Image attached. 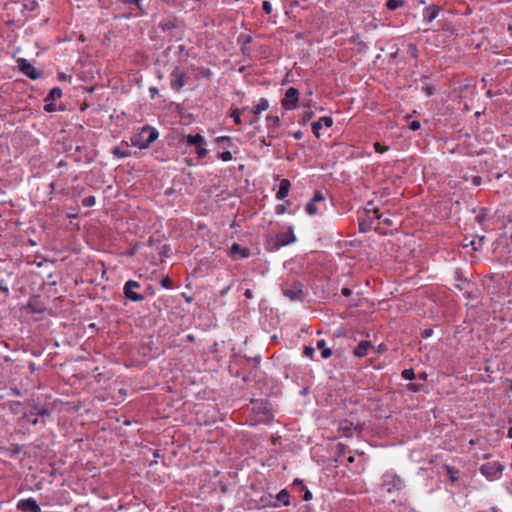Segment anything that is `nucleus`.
Returning a JSON list of instances; mask_svg holds the SVG:
<instances>
[{"instance_id": "f257e3e1", "label": "nucleus", "mask_w": 512, "mask_h": 512, "mask_svg": "<svg viewBox=\"0 0 512 512\" xmlns=\"http://www.w3.org/2000/svg\"><path fill=\"white\" fill-rule=\"evenodd\" d=\"M159 137V132L156 128L151 126H144L141 130L130 138L132 146L139 149L148 148Z\"/></svg>"}, {"instance_id": "f03ea898", "label": "nucleus", "mask_w": 512, "mask_h": 512, "mask_svg": "<svg viewBox=\"0 0 512 512\" xmlns=\"http://www.w3.org/2000/svg\"><path fill=\"white\" fill-rule=\"evenodd\" d=\"M381 485L388 493H394L399 492L403 489L404 481L397 474L386 472L382 476Z\"/></svg>"}, {"instance_id": "7ed1b4c3", "label": "nucleus", "mask_w": 512, "mask_h": 512, "mask_svg": "<svg viewBox=\"0 0 512 512\" xmlns=\"http://www.w3.org/2000/svg\"><path fill=\"white\" fill-rule=\"evenodd\" d=\"M503 470V465L498 461L487 462L480 467V472L490 481L499 479Z\"/></svg>"}, {"instance_id": "20e7f679", "label": "nucleus", "mask_w": 512, "mask_h": 512, "mask_svg": "<svg viewBox=\"0 0 512 512\" xmlns=\"http://www.w3.org/2000/svg\"><path fill=\"white\" fill-rule=\"evenodd\" d=\"M299 98V90L295 87H289L281 100V105L287 111L295 110L298 107Z\"/></svg>"}, {"instance_id": "39448f33", "label": "nucleus", "mask_w": 512, "mask_h": 512, "mask_svg": "<svg viewBox=\"0 0 512 512\" xmlns=\"http://www.w3.org/2000/svg\"><path fill=\"white\" fill-rule=\"evenodd\" d=\"M62 97V90L59 87H54L50 90L48 95L45 97L44 102V110L48 113L56 112L61 110V107L55 103V100L60 99Z\"/></svg>"}, {"instance_id": "423d86ee", "label": "nucleus", "mask_w": 512, "mask_h": 512, "mask_svg": "<svg viewBox=\"0 0 512 512\" xmlns=\"http://www.w3.org/2000/svg\"><path fill=\"white\" fill-rule=\"evenodd\" d=\"M140 288V283L134 280H128L123 287L124 295L127 299L133 302H141L145 297L136 292V289Z\"/></svg>"}, {"instance_id": "0eeeda50", "label": "nucleus", "mask_w": 512, "mask_h": 512, "mask_svg": "<svg viewBox=\"0 0 512 512\" xmlns=\"http://www.w3.org/2000/svg\"><path fill=\"white\" fill-rule=\"evenodd\" d=\"M171 88L175 91H180L186 84L187 72L184 69L175 67L170 74Z\"/></svg>"}, {"instance_id": "6e6552de", "label": "nucleus", "mask_w": 512, "mask_h": 512, "mask_svg": "<svg viewBox=\"0 0 512 512\" xmlns=\"http://www.w3.org/2000/svg\"><path fill=\"white\" fill-rule=\"evenodd\" d=\"M365 212L368 217V220L363 219L359 221V230L361 232L368 231L371 228L373 220H380L382 218V214L379 213V210L377 208H367Z\"/></svg>"}, {"instance_id": "1a4fd4ad", "label": "nucleus", "mask_w": 512, "mask_h": 512, "mask_svg": "<svg viewBox=\"0 0 512 512\" xmlns=\"http://www.w3.org/2000/svg\"><path fill=\"white\" fill-rule=\"evenodd\" d=\"M296 241L293 230L290 228L289 231L279 233L275 237L274 248L279 249L280 247L287 246Z\"/></svg>"}, {"instance_id": "9d476101", "label": "nucleus", "mask_w": 512, "mask_h": 512, "mask_svg": "<svg viewBox=\"0 0 512 512\" xmlns=\"http://www.w3.org/2000/svg\"><path fill=\"white\" fill-rule=\"evenodd\" d=\"M269 109V101L266 98H260L258 102L249 110L255 115V118L249 121V125H253L258 121L259 115Z\"/></svg>"}, {"instance_id": "9b49d317", "label": "nucleus", "mask_w": 512, "mask_h": 512, "mask_svg": "<svg viewBox=\"0 0 512 512\" xmlns=\"http://www.w3.org/2000/svg\"><path fill=\"white\" fill-rule=\"evenodd\" d=\"M333 125V119L329 116H323L320 117L317 121H314L311 123V128L313 134L319 138L320 137V130L323 128V126L329 128Z\"/></svg>"}, {"instance_id": "f8f14e48", "label": "nucleus", "mask_w": 512, "mask_h": 512, "mask_svg": "<svg viewBox=\"0 0 512 512\" xmlns=\"http://www.w3.org/2000/svg\"><path fill=\"white\" fill-rule=\"evenodd\" d=\"M229 256L234 260L245 259L250 256V250L241 247L238 243H233L230 247Z\"/></svg>"}, {"instance_id": "ddd939ff", "label": "nucleus", "mask_w": 512, "mask_h": 512, "mask_svg": "<svg viewBox=\"0 0 512 512\" xmlns=\"http://www.w3.org/2000/svg\"><path fill=\"white\" fill-rule=\"evenodd\" d=\"M325 200L324 198V195L322 194V192L320 191H317L313 198L310 200V202L306 205V212L308 215L310 216H313L315 214L318 213V207H317V203H321Z\"/></svg>"}, {"instance_id": "4468645a", "label": "nucleus", "mask_w": 512, "mask_h": 512, "mask_svg": "<svg viewBox=\"0 0 512 512\" xmlns=\"http://www.w3.org/2000/svg\"><path fill=\"white\" fill-rule=\"evenodd\" d=\"M370 349H374L371 341L363 340L354 348L353 355L357 358H363L368 354Z\"/></svg>"}, {"instance_id": "2eb2a0df", "label": "nucleus", "mask_w": 512, "mask_h": 512, "mask_svg": "<svg viewBox=\"0 0 512 512\" xmlns=\"http://www.w3.org/2000/svg\"><path fill=\"white\" fill-rule=\"evenodd\" d=\"M440 10V7L437 5H430L426 7L423 11V21L426 23H431L434 19L437 18Z\"/></svg>"}, {"instance_id": "dca6fc26", "label": "nucleus", "mask_w": 512, "mask_h": 512, "mask_svg": "<svg viewBox=\"0 0 512 512\" xmlns=\"http://www.w3.org/2000/svg\"><path fill=\"white\" fill-rule=\"evenodd\" d=\"M282 291L284 296L289 298L290 300H299L302 296V290L297 285L285 287L283 288Z\"/></svg>"}, {"instance_id": "f3484780", "label": "nucleus", "mask_w": 512, "mask_h": 512, "mask_svg": "<svg viewBox=\"0 0 512 512\" xmlns=\"http://www.w3.org/2000/svg\"><path fill=\"white\" fill-rule=\"evenodd\" d=\"M291 183L288 179H282L279 183V189L276 193V199L283 200L285 199L290 191Z\"/></svg>"}, {"instance_id": "a211bd4d", "label": "nucleus", "mask_w": 512, "mask_h": 512, "mask_svg": "<svg viewBox=\"0 0 512 512\" xmlns=\"http://www.w3.org/2000/svg\"><path fill=\"white\" fill-rule=\"evenodd\" d=\"M184 143L188 146H198L200 144H206L205 138L201 134L185 135Z\"/></svg>"}, {"instance_id": "6ab92c4d", "label": "nucleus", "mask_w": 512, "mask_h": 512, "mask_svg": "<svg viewBox=\"0 0 512 512\" xmlns=\"http://www.w3.org/2000/svg\"><path fill=\"white\" fill-rule=\"evenodd\" d=\"M17 64L19 69L29 78L32 79V64L26 59H18Z\"/></svg>"}, {"instance_id": "aec40b11", "label": "nucleus", "mask_w": 512, "mask_h": 512, "mask_svg": "<svg viewBox=\"0 0 512 512\" xmlns=\"http://www.w3.org/2000/svg\"><path fill=\"white\" fill-rule=\"evenodd\" d=\"M339 429L345 437H351L356 431V427L349 421L341 422Z\"/></svg>"}, {"instance_id": "412c9836", "label": "nucleus", "mask_w": 512, "mask_h": 512, "mask_svg": "<svg viewBox=\"0 0 512 512\" xmlns=\"http://www.w3.org/2000/svg\"><path fill=\"white\" fill-rule=\"evenodd\" d=\"M316 345L317 348L321 350V356L323 359H327L332 355V351L326 346V341L324 339L318 340Z\"/></svg>"}, {"instance_id": "4be33fe9", "label": "nucleus", "mask_w": 512, "mask_h": 512, "mask_svg": "<svg viewBox=\"0 0 512 512\" xmlns=\"http://www.w3.org/2000/svg\"><path fill=\"white\" fill-rule=\"evenodd\" d=\"M265 120L268 130H274L280 125V118L276 115H267Z\"/></svg>"}, {"instance_id": "5701e85b", "label": "nucleus", "mask_w": 512, "mask_h": 512, "mask_svg": "<svg viewBox=\"0 0 512 512\" xmlns=\"http://www.w3.org/2000/svg\"><path fill=\"white\" fill-rule=\"evenodd\" d=\"M112 154L119 159L131 156V152L128 149H123L119 146H116L112 149Z\"/></svg>"}, {"instance_id": "b1692460", "label": "nucleus", "mask_w": 512, "mask_h": 512, "mask_svg": "<svg viewBox=\"0 0 512 512\" xmlns=\"http://www.w3.org/2000/svg\"><path fill=\"white\" fill-rule=\"evenodd\" d=\"M246 110H248L247 107H244L242 109L236 108L231 111L230 117L233 119L235 124L240 125L242 123L241 114L243 111H246Z\"/></svg>"}, {"instance_id": "393cba45", "label": "nucleus", "mask_w": 512, "mask_h": 512, "mask_svg": "<svg viewBox=\"0 0 512 512\" xmlns=\"http://www.w3.org/2000/svg\"><path fill=\"white\" fill-rule=\"evenodd\" d=\"M18 509L26 512H32V498L22 499L17 504Z\"/></svg>"}, {"instance_id": "a878e982", "label": "nucleus", "mask_w": 512, "mask_h": 512, "mask_svg": "<svg viewBox=\"0 0 512 512\" xmlns=\"http://www.w3.org/2000/svg\"><path fill=\"white\" fill-rule=\"evenodd\" d=\"M445 470L452 482H456L459 479V471L453 466L445 465Z\"/></svg>"}, {"instance_id": "bb28decb", "label": "nucleus", "mask_w": 512, "mask_h": 512, "mask_svg": "<svg viewBox=\"0 0 512 512\" xmlns=\"http://www.w3.org/2000/svg\"><path fill=\"white\" fill-rule=\"evenodd\" d=\"M405 5V0H387L386 7L393 11Z\"/></svg>"}, {"instance_id": "cd10ccee", "label": "nucleus", "mask_w": 512, "mask_h": 512, "mask_svg": "<svg viewBox=\"0 0 512 512\" xmlns=\"http://www.w3.org/2000/svg\"><path fill=\"white\" fill-rule=\"evenodd\" d=\"M277 499L281 501L285 506H288L290 504V495L287 490L283 489L281 490L278 495Z\"/></svg>"}, {"instance_id": "c85d7f7f", "label": "nucleus", "mask_w": 512, "mask_h": 512, "mask_svg": "<svg viewBox=\"0 0 512 512\" xmlns=\"http://www.w3.org/2000/svg\"><path fill=\"white\" fill-rule=\"evenodd\" d=\"M485 240L484 236H480L477 239H473L470 241V246L473 251H477L482 246L483 241Z\"/></svg>"}, {"instance_id": "c756f323", "label": "nucleus", "mask_w": 512, "mask_h": 512, "mask_svg": "<svg viewBox=\"0 0 512 512\" xmlns=\"http://www.w3.org/2000/svg\"><path fill=\"white\" fill-rule=\"evenodd\" d=\"M207 149L205 148V144H200L196 146V154L199 159H203L207 156Z\"/></svg>"}, {"instance_id": "7c9ffc66", "label": "nucleus", "mask_w": 512, "mask_h": 512, "mask_svg": "<svg viewBox=\"0 0 512 512\" xmlns=\"http://www.w3.org/2000/svg\"><path fill=\"white\" fill-rule=\"evenodd\" d=\"M401 377L404 380H413L415 378L414 370L412 368L404 369L401 373Z\"/></svg>"}, {"instance_id": "2f4dec72", "label": "nucleus", "mask_w": 512, "mask_h": 512, "mask_svg": "<svg viewBox=\"0 0 512 512\" xmlns=\"http://www.w3.org/2000/svg\"><path fill=\"white\" fill-rule=\"evenodd\" d=\"M198 75L202 78L209 79L212 77V71L209 68L200 67L198 68Z\"/></svg>"}, {"instance_id": "473e14b6", "label": "nucleus", "mask_w": 512, "mask_h": 512, "mask_svg": "<svg viewBox=\"0 0 512 512\" xmlns=\"http://www.w3.org/2000/svg\"><path fill=\"white\" fill-rule=\"evenodd\" d=\"M217 157L224 162H229L233 159L232 153L230 151H224L217 154Z\"/></svg>"}, {"instance_id": "72a5a7b5", "label": "nucleus", "mask_w": 512, "mask_h": 512, "mask_svg": "<svg viewBox=\"0 0 512 512\" xmlns=\"http://www.w3.org/2000/svg\"><path fill=\"white\" fill-rule=\"evenodd\" d=\"M95 203H96V199L94 196H91V195L83 198V200H82V205L84 207H93L95 205Z\"/></svg>"}, {"instance_id": "f704fd0d", "label": "nucleus", "mask_w": 512, "mask_h": 512, "mask_svg": "<svg viewBox=\"0 0 512 512\" xmlns=\"http://www.w3.org/2000/svg\"><path fill=\"white\" fill-rule=\"evenodd\" d=\"M374 149L377 153H384L389 150V146L382 145L379 142L374 143Z\"/></svg>"}, {"instance_id": "c9c22d12", "label": "nucleus", "mask_w": 512, "mask_h": 512, "mask_svg": "<svg viewBox=\"0 0 512 512\" xmlns=\"http://www.w3.org/2000/svg\"><path fill=\"white\" fill-rule=\"evenodd\" d=\"M315 353V349L312 346H305L303 350V355L308 358H313Z\"/></svg>"}, {"instance_id": "e433bc0d", "label": "nucleus", "mask_w": 512, "mask_h": 512, "mask_svg": "<svg viewBox=\"0 0 512 512\" xmlns=\"http://www.w3.org/2000/svg\"><path fill=\"white\" fill-rule=\"evenodd\" d=\"M161 285H162V287H164V288H166V289H171V288H172V286H173V285H172V281H171V279H170L168 276L163 277V278L161 279Z\"/></svg>"}, {"instance_id": "4c0bfd02", "label": "nucleus", "mask_w": 512, "mask_h": 512, "mask_svg": "<svg viewBox=\"0 0 512 512\" xmlns=\"http://www.w3.org/2000/svg\"><path fill=\"white\" fill-rule=\"evenodd\" d=\"M408 53H409L412 57L416 58V57H417V55H418V49H417V46H416L415 44H413V43L409 44V45H408Z\"/></svg>"}, {"instance_id": "58836bf2", "label": "nucleus", "mask_w": 512, "mask_h": 512, "mask_svg": "<svg viewBox=\"0 0 512 512\" xmlns=\"http://www.w3.org/2000/svg\"><path fill=\"white\" fill-rule=\"evenodd\" d=\"M231 141H232V138L229 137V136H220V137H217V139H216V142L218 144H224L225 143V144L229 145L231 143Z\"/></svg>"}, {"instance_id": "ea45409f", "label": "nucleus", "mask_w": 512, "mask_h": 512, "mask_svg": "<svg viewBox=\"0 0 512 512\" xmlns=\"http://www.w3.org/2000/svg\"><path fill=\"white\" fill-rule=\"evenodd\" d=\"M262 8H263V10H264V12L266 14H271L272 13V5H271V3L269 1H266V0L263 1Z\"/></svg>"}, {"instance_id": "a19ab883", "label": "nucleus", "mask_w": 512, "mask_h": 512, "mask_svg": "<svg viewBox=\"0 0 512 512\" xmlns=\"http://www.w3.org/2000/svg\"><path fill=\"white\" fill-rule=\"evenodd\" d=\"M471 183L473 186H480L482 183V178L479 175H472Z\"/></svg>"}, {"instance_id": "79ce46f5", "label": "nucleus", "mask_w": 512, "mask_h": 512, "mask_svg": "<svg viewBox=\"0 0 512 512\" xmlns=\"http://www.w3.org/2000/svg\"><path fill=\"white\" fill-rule=\"evenodd\" d=\"M409 128L412 130V131H416L420 128V122L419 121H412L409 123Z\"/></svg>"}, {"instance_id": "37998d69", "label": "nucleus", "mask_w": 512, "mask_h": 512, "mask_svg": "<svg viewBox=\"0 0 512 512\" xmlns=\"http://www.w3.org/2000/svg\"><path fill=\"white\" fill-rule=\"evenodd\" d=\"M0 291H2L5 295L9 293L8 286L5 281H0Z\"/></svg>"}, {"instance_id": "c03bdc74", "label": "nucleus", "mask_w": 512, "mask_h": 512, "mask_svg": "<svg viewBox=\"0 0 512 512\" xmlns=\"http://www.w3.org/2000/svg\"><path fill=\"white\" fill-rule=\"evenodd\" d=\"M407 387H408V390L413 391V392L420 391V385H418V384L410 383Z\"/></svg>"}, {"instance_id": "a18cd8bd", "label": "nucleus", "mask_w": 512, "mask_h": 512, "mask_svg": "<svg viewBox=\"0 0 512 512\" xmlns=\"http://www.w3.org/2000/svg\"><path fill=\"white\" fill-rule=\"evenodd\" d=\"M386 350H387L386 345L383 343L378 345V347L375 349L376 353H378V354H382V353L386 352Z\"/></svg>"}, {"instance_id": "49530a36", "label": "nucleus", "mask_w": 512, "mask_h": 512, "mask_svg": "<svg viewBox=\"0 0 512 512\" xmlns=\"http://www.w3.org/2000/svg\"><path fill=\"white\" fill-rule=\"evenodd\" d=\"M292 136H293L294 139L300 140L303 137V132L301 130L294 131L292 133Z\"/></svg>"}, {"instance_id": "de8ad7c7", "label": "nucleus", "mask_w": 512, "mask_h": 512, "mask_svg": "<svg viewBox=\"0 0 512 512\" xmlns=\"http://www.w3.org/2000/svg\"><path fill=\"white\" fill-rule=\"evenodd\" d=\"M471 176H472V175H470V174H469V171H463V172H462V175H461V178H462L464 181L468 182V181H471Z\"/></svg>"}, {"instance_id": "09e8293b", "label": "nucleus", "mask_w": 512, "mask_h": 512, "mask_svg": "<svg viewBox=\"0 0 512 512\" xmlns=\"http://www.w3.org/2000/svg\"><path fill=\"white\" fill-rule=\"evenodd\" d=\"M455 279L457 280V282H466L464 279H463V276H462V272L460 270H457L456 273H455Z\"/></svg>"}, {"instance_id": "8fccbe9b", "label": "nucleus", "mask_w": 512, "mask_h": 512, "mask_svg": "<svg viewBox=\"0 0 512 512\" xmlns=\"http://www.w3.org/2000/svg\"><path fill=\"white\" fill-rule=\"evenodd\" d=\"M230 289H231L230 285L221 289L219 292L220 296L224 297L225 295H227V293L230 291Z\"/></svg>"}, {"instance_id": "3c124183", "label": "nucleus", "mask_w": 512, "mask_h": 512, "mask_svg": "<svg viewBox=\"0 0 512 512\" xmlns=\"http://www.w3.org/2000/svg\"><path fill=\"white\" fill-rule=\"evenodd\" d=\"M275 210L277 214H283L286 211V208L284 205H277Z\"/></svg>"}, {"instance_id": "603ef678", "label": "nucleus", "mask_w": 512, "mask_h": 512, "mask_svg": "<svg viewBox=\"0 0 512 512\" xmlns=\"http://www.w3.org/2000/svg\"><path fill=\"white\" fill-rule=\"evenodd\" d=\"M244 296L247 299H252L254 297L253 291L251 289H246V291L244 292Z\"/></svg>"}, {"instance_id": "864d4df0", "label": "nucleus", "mask_w": 512, "mask_h": 512, "mask_svg": "<svg viewBox=\"0 0 512 512\" xmlns=\"http://www.w3.org/2000/svg\"><path fill=\"white\" fill-rule=\"evenodd\" d=\"M341 292H342V294H343L344 296H346V297H349V296L352 294L351 289L346 288V287H345V288H342Z\"/></svg>"}, {"instance_id": "5fc2aeb1", "label": "nucleus", "mask_w": 512, "mask_h": 512, "mask_svg": "<svg viewBox=\"0 0 512 512\" xmlns=\"http://www.w3.org/2000/svg\"><path fill=\"white\" fill-rule=\"evenodd\" d=\"M464 284H465V282H457V283L454 284V287L457 290L462 291V290H464Z\"/></svg>"}, {"instance_id": "6e6d98bb", "label": "nucleus", "mask_w": 512, "mask_h": 512, "mask_svg": "<svg viewBox=\"0 0 512 512\" xmlns=\"http://www.w3.org/2000/svg\"><path fill=\"white\" fill-rule=\"evenodd\" d=\"M59 79H60V80H67V81L71 82L72 77H71L70 75H69V76H67V75H65L64 73H61V74H59Z\"/></svg>"}, {"instance_id": "4d7b16f0", "label": "nucleus", "mask_w": 512, "mask_h": 512, "mask_svg": "<svg viewBox=\"0 0 512 512\" xmlns=\"http://www.w3.org/2000/svg\"><path fill=\"white\" fill-rule=\"evenodd\" d=\"M303 499H304L305 501H309V500H311V499H312V493H311L309 490H307V491L305 492V494H304Z\"/></svg>"}, {"instance_id": "13d9d810", "label": "nucleus", "mask_w": 512, "mask_h": 512, "mask_svg": "<svg viewBox=\"0 0 512 512\" xmlns=\"http://www.w3.org/2000/svg\"><path fill=\"white\" fill-rule=\"evenodd\" d=\"M312 115H313L312 112L304 113V115H303V122H306L307 120H309L312 117Z\"/></svg>"}, {"instance_id": "bf43d9fd", "label": "nucleus", "mask_w": 512, "mask_h": 512, "mask_svg": "<svg viewBox=\"0 0 512 512\" xmlns=\"http://www.w3.org/2000/svg\"><path fill=\"white\" fill-rule=\"evenodd\" d=\"M431 335H432V330H431V329H429V330H424V331H423V333H422V336H423L424 338H428V337H430Z\"/></svg>"}, {"instance_id": "052dcab7", "label": "nucleus", "mask_w": 512, "mask_h": 512, "mask_svg": "<svg viewBox=\"0 0 512 512\" xmlns=\"http://www.w3.org/2000/svg\"><path fill=\"white\" fill-rule=\"evenodd\" d=\"M339 455H343L345 453V447L342 444H338Z\"/></svg>"}, {"instance_id": "680f3d73", "label": "nucleus", "mask_w": 512, "mask_h": 512, "mask_svg": "<svg viewBox=\"0 0 512 512\" xmlns=\"http://www.w3.org/2000/svg\"><path fill=\"white\" fill-rule=\"evenodd\" d=\"M41 76V71L34 68V80Z\"/></svg>"}, {"instance_id": "e2e57ef3", "label": "nucleus", "mask_w": 512, "mask_h": 512, "mask_svg": "<svg viewBox=\"0 0 512 512\" xmlns=\"http://www.w3.org/2000/svg\"><path fill=\"white\" fill-rule=\"evenodd\" d=\"M149 91H150V93H151V96H152V97L154 96V94L158 93V90H157V88H155V87H151V88L149 89Z\"/></svg>"}, {"instance_id": "0e129e2a", "label": "nucleus", "mask_w": 512, "mask_h": 512, "mask_svg": "<svg viewBox=\"0 0 512 512\" xmlns=\"http://www.w3.org/2000/svg\"><path fill=\"white\" fill-rule=\"evenodd\" d=\"M507 437L512 439V426L508 428L507 430Z\"/></svg>"}, {"instance_id": "69168bd1", "label": "nucleus", "mask_w": 512, "mask_h": 512, "mask_svg": "<svg viewBox=\"0 0 512 512\" xmlns=\"http://www.w3.org/2000/svg\"><path fill=\"white\" fill-rule=\"evenodd\" d=\"M383 222L388 225V226H391L392 225V221L389 219V218H385L383 219Z\"/></svg>"}, {"instance_id": "338daca9", "label": "nucleus", "mask_w": 512, "mask_h": 512, "mask_svg": "<svg viewBox=\"0 0 512 512\" xmlns=\"http://www.w3.org/2000/svg\"><path fill=\"white\" fill-rule=\"evenodd\" d=\"M34 512H41L40 507L37 505V503L34 501Z\"/></svg>"}, {"instance_id": "774afa93", "label": "nucleus", "mask_w": 512, "mask_h": 512, "mask_svg": "<svg viewBox=\"0 0 512 512\" xmlns=\"http://www.w3.org/2000/svg\"><path fill=\"white\" fill-rule=\"evenodd\" d=\"M418 377H419V379H421V380H426V379H427V374H426V373H421V374H419V376H418Z\"/></svg>"}]
</instances>
